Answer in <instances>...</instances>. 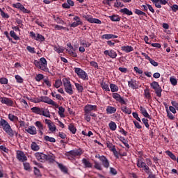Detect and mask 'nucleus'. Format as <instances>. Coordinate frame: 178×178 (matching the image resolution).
I'll return each instance as SVG.
<instances>
[{
	"instance_id": "1",
	"label": "nucleus",
	"mask_w": 178,
	"mask_h": 178,
	"mask_svg": "<svg viewBox=\"0 0 178 178\" xmlns=\"http://www.w3.org/2000/svg\"><path fill=\"white\" fill-rule=\"evenodd\" d=\"M33 65H35L38 69H40V70H42L43 72H48L49 70L47 59L44 57L40 58V60H34Z\"/></svg>"
},
{
	"instance_id": "2",
	"label": "nucleus",
	"mask_w": 178,
	"mask_h": 178,
	"mask_svg": "<svg viewBox=\"0 0 178 178\" xmlns=\"http://www.w3.org/2000/svg\"><path fill=\"white\" fill-rule=\"evenodd\" d=\"M0 126L2 127L3 130L8 136H10V137H13V136H15V133H13V129H12V127H10L9 122H8V121H6L5 119H1Z\"/></svg>"
},
{
	"instance_id": "3",
	"label": "nucleus",
	"mask_w": 178,
	"mask_h": 178,
	"mask_svg": "<svg viewBox=\"0 0 178 178\" xmlns=\"http://www.w3.org/2000/svg\"><path fill=\"white\" fill-rule=\"evenodd\" d=\"M84 113H89L92 118H97V114L94 112L98 111V106L92 104H86L83 108Z\"/></svg>"
},
{
	"instance_id": "4",
	"label": "nucleus",
	"mask_w": 178,
	"mask_h": 178,
	"mask_svg": "<svg viewBox=\"0 0 178 178\" xmlns=\"http://www.w3.org/2000/svg\"><path fill=\"white\" fill-rule=\"evenodd\" d=\"M63 84L64 86V90L67 94L69 95H73V86H72V83H70V79L69 78H63Z\"/></svg>"
},
{
	"instance_id": "5",
	"label": "nucleus",
	"mask_w": 178,
	"mask_h": 178,
	"mask_svg": "<svg viewBox=\"0 0 178 178\" xmlns=\"http://www.w3.org/2000/svg\"><path fill=\"white\" fill-rule=\"evenodd\" d=\"M136 166L143 168V170L147 175L151 173V169H149V167L147 165V163H145L143 157H140L137 159Z\"/></svg>"
},
{
	"instance_id": "6",
	"label": "nucleus",
	"mask_w": 178,
	"mask_h": 178,
	"mask_svg": "<svg viewBox=\"0 0 178 178\" xmlns=\"http://www.w3.org/2000/svg\"><path fill=\"white\" fill-rule=\"evenodd\" d=\"M83 151L81 148H79L77 149L71 150L65 153V156L68 157V159L70 158H76V156H81L83 154Z\"/></svg>"
},
{
	"instance_id": "7",
	"label": "nucleus",
	"mask_w": 178,
	"mask_h": 178,
	"mask_svg": "<svg viewBox=\"0 0 178 178\" xmlns=\"http://www.w3.org/2000/svg\"><path fill=\"white\" fill-rule=\"evenodd\" d=\"M150 87L155 91V94L161 98L162 97V87L159 85V83L156 81H153L150 83Z\"/></svg>"
},
{
	"instance_id": "8",
	"label": "nucleus",
	"mask_w": 178,
	"mask_h": 178,
	"mask_svg": "<svg viewBox=\"0 0 178 178\" xmlns=\"http://www.w3.org/2000/svg\"><path fill=\"white\" fill-rule=\"evenodd\" d=\"M74 72L76 73V74H77L79 79H81V80H88V74H87V72H86V71L83 70V69L79 67H75Z\"/></svg>"
},
{
	"instance_id": "9",
	"label": "nucleus",
	"mask_w": 178,
	"mask_h": 178,
	"mask_svg": "<svg viewBox=\"0 0 178 178\" xmlns=\"http://www.w3.org/2000/svg\"><path fill=\"white\" fill-rule=\"evenodd\" d=\"M95 158H97L98 159H99L100 162H102V165L104 168H105V169H108L109 168V166L111 165L110 163H109V160H108V158H106V156L102 155H96Z\"/></svg>"
},
{
	"instance_id": "10",
	"label": "nucleus",
	"mask_w": 178,
	"mask_h": 178,
	"mask_svg": "<svg viewBox=\"0 0 178 178\" xmlns=\"http://www.w3.org/2000/svg\"><path fill=\"white\" fill-rule=\"evenodd\" d=\"M83 19L91 24H102V22L98 18H93L92 15H83Z\"/></svg>"
},
{
	"instance_id": "11",
	"label": "nucleus",
	"mask_w": 178,
	"mask_h": 178,
	"mask_svg": "<svg viewBox=\"0 0 178 178\" xmlns=\"http://www.w3.org/2000/svg\"><path fill=\"white\" fill-rule=\"evenodd\" d=\"M112 97L117 102H119L121 105H127V99L124 100V98H123L119 93L114 92L112 94Z\"/></svg>"
},
{
	"instance_id": "12",
	"label": "nucleus",
	"mask_w": 178,
	"mask_h": 178,
	"mask_svg": "<svg viewBox=\"0 0 178 178\" xmlns=\"http://www.w3.org/2000/svg\"><path fill=\"white\" fill-rule=\"evenodd\" d=\"M42 102H44V104H48L49 105H52V106H56L58 108V104L56 102H54L52 99L47 97V96H42L40 97Z\"/></svg>"
},
{
	"instance_id": "13",
	"label": "nucleus",
	"mask_w": 178,
	"mask_h": 178,
	"mask_svg": "<svg viewBox=\"0 0 178 178\" xmlns=\"http://www.w3.org/2000/svg\"><path fill=\"white\" fill-rule=\"evenodd\" d=\"M17 159L20 162H26L27 161V156L23 151L18 150L17 152Z\"/></svg>"
},
{
	"instance_id": "14",
	"label": "nucleus",
	"mask_w": 178,
	"mask_h": 178,
	"mask_svg": "<svg viewBox=\"0 0 178 178\" xmlns=\"http://www.w3.org/2000/svg\"><path fill=\"white\" fill-rule=\"evenodd\" d=\"M104 54L106 55V56H109L111 59H116L118 56V53L113 49L106 50L104 51Z\"/></svg>"
},
{
	"instance_id": "15",
	"label": "nucleus",
	"mask_w": 178,
	"mask_h": 178,
	"mask_svg": "<svg viewBox=\"0 0 178 178\" xmlns=\"http://www.w3.org/2000/svg\"><path fill=\"white\" fill-rule=\"evenodd\" d=\"M1 104H5L7 106H15V102L13 100L8 97H1Z\"/></svg>"
},
{
	"instance_id": "16",
	"label": "nucleus",
	"mask_w": 178,
	"mask_h": 178,
	"mask_svg": "<svg viewBox=\"0 0 178 178\" xmlns=\"http://www.w3.org/2000/svg\"><path fill=\"white\" fill-rule=\"evenodd\" d=\"M44 122L46 124H47L49 130L51 131V133H54V131H56V126H55V124H54L51 120L45 119Z\"/></svg>"
},
{
	"instance_id": "17",
	"label": "nucleus",
	"mask_w": 178,
	"mask_h": 178,
	"mask_svg": "<svg viewBox=\"0 0 178 178\" xmlns=\"http://www.w3.org/2000/svg\"><path fill=\"white\" fill-rule=\"evenodd\" d=\"M73 20H74L75 22L70 24V27L74 28L77 27L78 26H83V22H81V20L80 19V17L75 16L73 18Z\"/></svg>"
},
{
	"instance_id": "18",
	"label": "nucleus",
	"mask_w": 178,
	"mask_h": 178,
	"mask_svg": "<svg viewBox=\"0 0 178 178\" xmlns=\"http://www.w3.org/2000/svg\"><path fill=\"white\" fill-rule=\"evenodd\" d=\"M35 156L36 159L39 161V162H44V161H45L47 159V154L44 153L36 152L35 154Z\"/></svg>"
},
{
	"instance_id": "19",
	"label": "nucleus",
	"mask_w": 178,
	"mask_h": 178,
	"mask_svg": "<svg viewBox=\"0 0 178 178\" xmlns=\"http://www.w3.org/2000/svg\"><path fill=\"white\" fill-rule=\"evenodd\" d=\"M128 87L131 88L132 90H137L138 89V85L137 84V81L131 79L128 81Z\"/></svg>"
},
{
	"instance_id": "20",
	"label": "nucleus",
	"mask_w": 178,
	"mask_h": 178,
	"mask_svg": "<svg viewBox=\"0 0 178 178\" xmlns=\"http://www.w3.org/2000/svg\"><path fill=\"white\" fill-rule=\"evenodd\" d=\"M139 109L140 111V113H142V115L145 118H147V119H149V120L152 119V117L151 115H149V114L148 113V112L147 111V109H145V108L140 106Z\"/></svg>"
},
{
	"instance_id": "21",
	"label": "nucleus",
	"mask_w": 178,
	"mask_h": 178,
	"mask_svg": "<svg viewBox=\"0 0 178 178\" xmlns=\"http://www.w3.org/2000/svg\"><path fill=\"white\" fill-rule=\"evenodd\" d=\"M102 40H115L118 38V35L113 34H104L101 37Z\"/></svg>"
},
{
	"instance_id": "22",
	"label": "nucleus",
	"mask_w": 178,
	"mask_h": 178,
	"mask_svg": "<svg viewBox=\"0 0 178 178\" xmlns=\"http://www.w3.org/2000/svg\"><path fill=\"white\" fill-rule=\"evenodd\" d=\"M117 108L116 107L112 106H108L106 109L107 115H113V113H116Z\"/></svg>"
},
{
	"instance_id": "23",
	"label": "nucleus",
	"mask_w": 178,
	"mask_h": 178,
	"mask_svg": "<svg viewBox=\"0 0 178 178\" xmlns=\"http://www.w3.org/2000/svg\"><path fill=\"white\" fill-rule=\"evenodd\" d=\"M31 111L33 113H36V115H42V112L44 111V108H40V107H33L31 108Z\"/></svg>"
},
{
	"instance_id": "24",
	"label": "nucleus",
	"mask_w": 178,
	"mask_h": 178,
	"mask_svg": "<svg viewBox=\"0 0 178 178\" xmlns=\"http://www.w3.org/2000/svg\"><path fill=\"white\" fill-rule=\"evenodd\" d=\"M25 131L29 134H31L32 136H35V134H37V129L34 126L29 127L28 129H25Z\"/></svg>"
},
{
	"instance_id": "25",
	"label": "nucleus",
	"mask_w": 178,
	"mask_h": 178,
	"mask_svg": "<svg viewBox=\"0 0 178 178\" xmlns=\"http://www.w3.org/2000/svg\"><path fill=\"white\" fill-rule=\"evenodd\" d=\"M121 49L127 54L132 52V51H134V48H133V47L131 46H122L121 47Z\"/></svg>"
},
{
	"instance_id": "26",
	"label": "nucleus",
	"mask_w": 178,
	"mask_h": 178,
	"mask_svg": "<svg viewBox=\"0 0 178 178\" xmlns=\"http://www.w3.org/2000/svg\"><path fill=\"white\" fill-rule=\"evenodd\" d=\"M120 12L123 13L124 15H127V16H131L133 15V12L127 8H122Z\"/></svg>"
},
{
	"instance_id": "27",
	"label": "nucleus",
	"mask_w": 178,
	"mask_h": 178,
	"mask_svg": "<svg viewBox=\"0 0 178 178\" xmlns=\"http://www.w3.org/2000/svg\"><path fill=\"white\" fill-rule=\"evenodd\" d=\"M108 19H110L111 22H120L121 17L120 16H119V15H113L108 16Z\"/></svg>"
},
{
	"instance_id": "28",
	"label": "nucleus",
	"mask_w": 178,
	"mask_h": 178,
	"mask_svg": "<svg viewBox=\"0 0 178 178\" xmlns=\"http://www.w3.org/2000/svg\"><path fill=\"white\" fill-rule=\"evenodd\" d=\"M45 161H47L49 163H54L55 162V156L54 154L46 155Z\"/></svg>"
},
{
	"instance_id": "29",
	"label": "nucleus",
	"mask_w": 178,
	"mask_h": 178,
	"mask_svg": "<svg viewBox=\"0 0 178 178\" xmlns=\"http://www.w3.org/2000/svg\"><path fill=\"white\" fill-rule=\"evenodd\" d=\"M144 95H145V98H146V99H151L152 97H151V92H149V88H146L144 90Z\"/></svg>"
},
{
	"instance_id": "30",
	"label": "nucleus",
	"mask_w": 178,
	"mask_h": 178,
	"mask_svg": "<svg viewBox=\"0 0 178 178\" xmlns=\"http://www.w3.org/2000/svg\"><path fill=\"white\" fill-rule=\"evenodd\" d=\"M82 163H83L85 168H92V163L87 160V159H83Z\"/></svg>"
},
{
	"instance_id": "31",
	"label": "nucleus",
	"mask_w": 178,
	"mask_h": 178,
	"mask_svg": "<svg viewBox=\"0 0 178 178\" xmlns=\"http://www.w3.org/2000/svg\"><path fill=\"white\" fill-rule=\"evenodd\" d=\"M35 40V41H38L39 42H44V41H45V37L40 33H37Z\"/></svg>"
},
{
	"instance_id": "32",
	"label": "nucleus",
	"mask_w": 178,
	"mask_h": 178,
	"mask_svg": "<svg viewBox=\"0 0 178 178\" xmlns=\"http://www.w3.org/2000/svg\"><path fill=\"white\" fill-rule=\"evenodd\" d=\"M121 111L122 112H124V113H126L127 115H131V109L127 108V106H122Z\"/></svg>"
},
{
	"instance_id": "33",
	"label": "nucleus",
	"mask_w": 178,
	"mask_h": 178,
	"mask_svg": "<svg viewBox=\"0 0 178 178\" xmlns=\"http://www.w3.org/2000/svg\"><path fill=\"white\" fill-rule=\"evenodd\" d=\"M100 86H101L103 90H104V91H106V92L111 91V89L109 88V85H108L106 83L102 82Z\"/></svg>"
},
{
	"instance_id": "34",
	"label": "nucleus",
	"mask_w": 178,
	"mask_h": 178,
	"mask_svg": "<svg viewBox=\"0 0 178 178\" xmlns=\"http://www.w3.org/2000/svg\"><path fill=\"white\" fill-rule=\"evenodd\" d=\"M54 51L58 54H63L65 51V47L60 46H55Z\"/></svg>"
},
{
	"instance_id": "35",
	"label": "nucleus",
	"mask_w": 178,
	"mask_h": 178,
	"mask_svg": "<svg viewBox=\"0 0 178 178\" xmlns=\"http://www.w3.org/2000/svg\"><path fill=\"white\" fill-rule=\"evenodd\" d=\"M110 88L111 92H118L119 91V87L113 83L110 84Z\"/></svg>"
},
{
	"instance_id": "36",
	"label": "nucleus",
	"mask_w": 178,
	"mask_h": 178,
	"mask_svg": "<svg viewBox=\"0 0 178 178\" xmlns=\"http://www.w3.org/2000/svg\"><path fill=\"white\" fill-rule=\"evenodd\" d=\"M118 138L120 141H121V143H122L125 145V147H127V148H130V145H129V143H127V140H126L124 137L120 136Z\"/></svg>"
},
{
	"instance_id": "37",
	"label": "nucleus",
	"mask_w": 178,
	"mask_h": 178,
	"mask_svg": "<svg viewBox=\"0 0 178 178\" xmlns=\"http://www.w3.org/2000/svg\"><path fill=\"white\" fill-rule=\"evenodd\" d=\"M31 148L33 151H39L40 150V146L35 142H32V143L31 145Z\"/></svg>"
},
{
	"instance_id": "38",
	"label": "nucleus",
	"mask_w": 178,
	"mask_h": 178,
	"mask_svg": "<svg viewBox=\"0 0 178 178\" xmlns=\"http://www.w3.org/2000/svg\"><path fill=\"white\" fill-rule=\"evenodd\" d=\"M8 119L10 122H19V118L13 114H9Z\"/></svg>"
},
{
	"instance_id": "39",
	"label": "nucleus",
	"mask_w": 178,
	"mask_h": 178,
	"mask_svg": "<svg viewBox=\"0 0 178 178\" xmlns=\"http://www.w3.org/2000/svg\"><path fill=\"white\" fill-rule=\"evenodd\" d=\"M10 37H12V38H13L14 40H15V41H18L19 40H20V37H19L16 33L15 32V31H10Z\"/></svg>"
},
{
	"instance_id": "40",
	"label": "nucleus",
	"mask_w": 178,
	"mask_h": 178,
	"mask_svg": "<svg viewBox=\"0 0 178 178\" xmlns=\"http://www.w3.org/2000/svg\"><path fill=\"white\" fill-rule=\"evenodd\" d=\"M44 141H49V143H56V139H55V138L48 136H44Z\"/></svg>"
},
{
	"instance_id": "41",
	"label": "nucleus",
	"mask_w": 178,
	"mask_h": 178,
	"mask_svg": "<svg viewBox=\"0 0 178 178\" xmlns=\"http://www.w3.org/2000/svg\"><path fill=\"white\" fill-rule=\"evenodd\" d=\"M108 127L110 129L112 130V131H115V130H116L117 129V125L116 123L113 121H111L109 124H108Z\"/></svg>"
},
{
	"instance_id": "42",
	"label": "nucleus",
	"mask_w": 178,
	"mask_h": 178,
	"mask_svg": "<svg viewBox=\"0 0 178 178\" xmlns=\"http://www.w3.org/2000/svg\"><path fill=\"white\" fill-rule=\"evenodd\" d=\"M58 115L60 118H65V108L63 106L58 107Z\"/></svg>"
},
{
	"instance_id": "43",
	"label": "nucleus",
	"mask_w": 178,
	"mask_h": 178,
	"mask_svg": "<svg viewBox=\"0 0 178 178\" xmlns=\"http://www.w3.org/2000/svg\"><path fill=\"white\" fill-rule=\"evenodd\" d=\"M68 129L72 134H76V131H77V129L74 127V125L73 124H70L68 126Z\"/></svg>"
},
{
	"instance_id": "44",
	"label": "nucleus",
	"mask_w": 178,
	"mask_h": 178,
	"mask_svg": "<svg viewBox=\"0 0 178 178\" xmlns=\"http://www.w3.org/2000/svg\"><path fill=\"white\" fill-rule=\"evenodd\" d=\"M58 165L61 172L63 173H67V168H66V166L63 165L62 163H58Z\"/></svg>"
},
{
	"instance_id": "45",
	"label": "nucleus",
	"mask_w": 178,
	"mask_h": 178,
	"mask_svg": "<svg viewBox=\"0 0 178 178\" xmlns=\"http://www.w3.org/2000/svg\"><path fill=\"white\" fill-rule=\"evenodd\" d=\"M35 126L38 127V130H44V124H42V123H41L40 121H36Z\"/></svg>"
},
{
	"instance_id": "46",
	"label": "nucleus",
	"mask_w": 178,
	"mask_h": 178,
	"mask_svg": "<svg viewBox=\"0 0 178 178\" xmlns=\"http://www.w3.org/2000/svg\"><path fill=\"white\" fill-rule=\"evenodd\" d=\"M54 22H56V23H57L58 24H65V21H63L59 17H54Z\"/></svg>"
},
{
	"instance_id": "47",
	"label": "nucleus",
	"mask_w": 178,
	"mask_h": 178,
	"mask_svg": "<svg viewBox=\"0 0 178 178\" xmlns=\"http://www.w3.org/2000/svg\"><path fill=\"white\" fill-rule=\"evenodd\" d=\"M24 170H27V172H31V167L30 166V163L25 162L23 163Z\"/></svg>"
},
{
	"instance_id": "48",
	"label": "nucleus",
	"mask_w": 178,
	"mask_h": 178,
	"mask_svg": "<svg viewBox=\"0 0 178 178\" xmlns=\"http://www.w3.org/2000/svg\"><path fill=\"white\" fill-rule=\"evenodd\" d=\"M62 83H63V81L60 79L56 80L55 83L54 85L55 88H59V87H60V86H62Z\"/></svg>"
},
{
	"instance_id": "49",
	"label": "nucleus",
	"mask_w": 178,
	"mask_h": 178,
	"mask_svg": "<svg viewBox=\"0 0 178 178\" xmlns=\"http://www.w3.org/2000/svg\"><path fill=\"white\" fill-rule=\"evenodd\" d=\"M165 152H166L167 155H168V156H170V158L172 159V161L177 160L176 159V156L174 154H172V152L168 150Z\"/></svg>"
},
{
	"instance_id": "50",
	"label": "nucleus",
	"mask_w": 178,
	"mask_h": 178,
	"mask_svg": "<svg viewBox=\"0 0 178 178\" xmlns=\"http://www.w3.org/2000/svg\"><path fill=\"white\" fill-rule=\"evenodd\" d=\"M75 87L79 92H83V90H84V88H83V86L80 85V83H75Z\"/></svg>"
},
{
	"instance_id": "51",
	"label": "nucleus",
	"mask_w": 178,
	"mask_h": 178,
	"mask_svg": "<svg viewBox=\"0 0 178 178\" xmlns=\"http://www.w3.org/2000/svg\"><path fill=\"white\" fill-rule=\"evenodd\" d=\"M81 45H83L85 48H90V47H91V43L86 40H82L81 42Z\"/></svg>"
},
{
	"instance_id": "52",
	"label": "nucleus",
	"mask_w": 178,
	"mask_h": 178,
	"mask_svg": "<svg viewBox=\"0 0 178 178\" xmlns=\"http://www.w3.org/2000/svg\"><path fill=\"white\" fill-rule=\"evenodd\" d=\"M33 169H34L33 173L35 176H36L37 177H40V176H41V172H40V169L37 168V167H34Z\"/></svg>"
},
{
	"instance_id": "53",
	"label": "nucleus",
	"mask_w": 178,
	"mask_h": 178,
	"mask_svg": "<svg viewBox=\"0 0 178 178\" xmlns=\"http://www.w3.org/2000/svg\"><path fill=\"white\" fill-rule=\"evenodd\" d=\"M170 81L172 86H177V79L175 76L170 77Z\"/></svg>"
},
{
	"instance_id": "54",
	"label": "nucleus",
	"mask_w": 178,
	"mask_h": 178,
	"mask_svg": "<svg viewBox=\"0 0 178 178\" xmlns=\"http://www.w3.org/2000/svg\"><path fill=\"white\" fill-rule=\"evenodd\" d=\"M54 29L56 30H67V31H69V29L67 28L57 24L54 25Z\"/></svg>"
},
{
	"instance_id": "55",
	"label": "nucleus",
	"mask_w": 178,
	"mask_h": 178,
	"mask_svg": "<svg viewBox=\"0 0 178 178\" xmlns=\"http://www.w3.org/2000/svg\"><path fill=\"white\" fill-rule=\"evenodd\" d=\"M94 163L95 169H97V170H102V167L101 166V164H99V163H98L97 161H95Z\"/></svg>"
},
{
	"instance_id": "56",
	"label": "nucleus",
	"mask_w": 178,
	"mask_h": 178,
	"mask_svg": "<svg viewBox=\"0 0 178 178\" xmlns=\"http://www.w3.org/2000/svg\"><path fill=\"white\" fill-rule=\"evenodd\" d=\"M152 1L153 2V3H154L156 8H159V9H161V8H162L159 0H152Z\"/></svg>"
},
{
	"instance_id": "57",
	"label": "nucleus",
	"mask_w": 178,
	"mask_h": 178,
	"mask_svg": "<svg viewBox=\"0 0 178 178\" xmlns=\"http://www.w3.org/2000/svg\"><path fill=\"white\" fill-rule=\"evenodd\" d=\"M44 79V74H38L36 75V77H35V81H41V80H42Z\"/></svg>"
},
{
	"instance_id": "58",
	"label": "nucleus",
	"mask_w": 178,
	"mask_h": 178,
	"mask_svg": "<svg viewBox=\"0 0 178 178\" xmlns=\"http://www.w3.org/2000/svg\"><path fill=\"white\" fill-rule=\"evenodd\" d=\"M115 8H123L124 5L119 1L116 0L114 3Z\"/></svg>"
},
{
	"instance_id": "59",
	"label": "nucleus",
	"mask_w": 178,
	"mask_h": 178,
	"mask_svg": "<svg viewBox=\"0 0 178 178\" xmlns=\"http://www.w3.org/2000/svg\"><path fill=\"white\" fill-rule=\"evenodd\" d=\"M26 49L30 52V54H35V48L34 47H32L31 46H27Z\"/></svg>"
},
{
	"instance_id": "60",
	"label": "nucleus",
	"mask_w": 178,
	"mask_h": 178,
	"mask_svg": "<svg viewBox=\"0 0 178 178\" xmlns=\"http://www.w3.org/2000/svg\"><path fill=\"white\" fill-rule=\"evenodd\" d=\"M142 122L145 124L147 129H149V124L148 123V119L143 118Z\"/></svg>"
},
{
	"instance_id": "61",
	"label": "nucleus",
	"mask_w": 178,
	"mask_h": 178,
	"mask_svg": "<svg viewBox=\"0 0 178 178\" xmlns=\"http://www.w3.org/2000/svg\"><path fill=\"white\" fill-rule=\"evenodd\" d=\"M15 80L17 81V83H23V78H22L20 75H15Z\"/></svg>"
},
{
	"instance_id": "62",
	"label": "nucleus",
	"mask_w": 178,
	"mask_h": 178,
	"mask_svg": "<svg viewBox=\"0 0 178 178\" xmlns=\"http://www.w3.org/2000/svg\"><path fill=\"white\" fill-rule=\"evenodd\" d=\"M148 60H149V63H151V65H152V66H154L155 67H156V66H158V65H159L158 62L154 61V59H152L151 58Z\"/></svg>"
},
{
	"instance_id": "63",
	"label": "nucleus",
	"mask_w": 178,
	"mask_h": 178,
	"mask_svg": "<svg viewBox=\"0 0 178 178\" xmlns=\"http://www.w3.org/2000/svg\"><path fill=\"white\" fill-rule=\"evenodd\" d=\"M0 84H8V79L5 77L0 78Z\"/></svg>"
},
{
	"instance_id": "64",
	"label": "nucleus",
	"mask_w": 178,
	"mask_h": 178,
	"mask_svg": "<svg viewBox=\"0 0 178 178\" xmlns=\"http://www.w3.org/2000/svg\"><path fill=\"white\" fill-rule=\"evenodd\" d=\"M171 9H172V12H175V13L177 12V10H178V6H177V4H173L171 6Z\"/></svg>"
}]
</instances>
